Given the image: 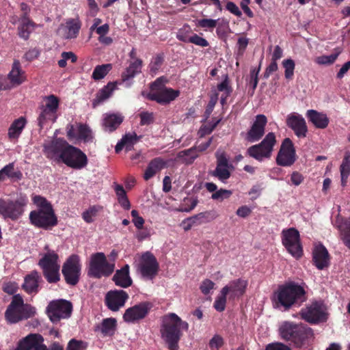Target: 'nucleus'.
Returning <instances> with one entry per match:
<instances>
[{
    "label": "nucleus",
    "instance_id": "7",
    "mask_svg": "<svg viewBox=\"0 0 350 350\" xmlns=\"http://www.w3.org/2000/svg\"><path fill=\"white\" fill-rule=\"evenodd\" d=\"M35 313V308L30 305L25 304L23 298L17 295L14 296L8 306L5 317L10 323H16L32 317Z\"/></svg>",
    "mask_w": 350,
    "mask_h": 350
},
{
    "label": "nucleus",
    "instance_id": "32",
    "mask_svg": "<svg viewBox=\"0 0 350 350\" xmlns=\"http://www.w3.org/2000/svg\"><path fill=\"white\" fill-rule=\"evenodd\" d=\"M306 116L308 120L318 129H325L328 126L329 118L327 115L314 109L308 110Z\"/></svg>",
    "mask_w": 350,
    "mask_h": 350
},
{
    "label": "nucleus",
    "instance_id": "8",
    "mask_svg": "<svg viewBox=\"0 0 350 350\" xmlns=\"http://www.w3.org/2000/svg\"><path fill=\"white\" fill-rule=\"evenodd\" d=\"M28 204L25 195L20 194L15 199H0V214L5 219L13 221L19 219L24 213Z\"/></svg>",
    "mask_w": 350,
    "mask_h": 350
},
{
    "label": "nucleus",
    "instance_id": "56",
    "mask_svg": "<svg viewBox=\"0 0 350 350\" xmlns=\"http://www.w3.org/2000/svg\"><path fill=\"white\" fill-rule=\"evenodd\" d=\"M224 344V342L223 338L218 334L213 336V337L209 341V347L211 350L218 349L221 348Z\"/></svg>",
    "mask_w": 350,
    "mask_h": 350
},
{
    "label": "nucleus",
    "instance_id": "49",
    "mask_svg": "<svg viewBox=\"0 0 350 350\" xmlns=\"http://www.w3.org/2000/svg\"><path fill=\"white\" fill-rule=\"evenodd\" d=\"M220 122V119H215L206 124L202 126L198 131L200 137H202L210 134Z\"/></svg>",
    "mask_w": 350,
    "mask_h": 350
},
{
    "label": "nucleus",
    "instance_id": "15",
    "mask_svg": "<svg viewBox=\"0 0 350 350\" xmlns=\"http://www.w3.org/2000/svg\"><path fill=\"white\" fill-rule=\"evenodd\" d=\"M161 84L160 79L156 80L151 85V92L148 98L152 100H155L160 104H167L177 98L180 92L172 88L161 87L157 88L159 85Z\"/></svg>",
    "mask_w": 350,
    "mask_h": 350
},
{
    "label": "nucleus",
    "instance_id": "4",
    "mask_svg": "<svg viewBox=\"0 0 350 350\" xmlns=\"http://www.w3.org/2000/svg\"><path fill=\"white\" fill-rule=\"evenodd\" d=\"M280 335L286 341H291L297 347H302L314 339L313 330L310 327L291 322H284L279 328Z\"/></svg>",
    "mask_w": 350,
    "mask_h": 350
},
{
    "label": "nucleus",
    "instance_id": "36",
    "mask_svg": "<svg viewBox=\"0 0 350 350\" xmlns=\"http://www.w3.org/2000/svg\"><path fill=\"white\" fill-rule=\"evenodd\" d=\"M117 88V82L109 83L107 85L104 86L96 94V98L92 102L93 106L95 107L107 98L112 94L113 92Z\"/></svg>",
    "mask_w": 350,
    "mask_h": 350
},
{
    "label": "nucleus",
    "instance_id": "52",
    "mask_svg": "<svg viewBox=\"0 0 350 350\" xmlns=\"http://www.w3.org/2000/svg\"><path fill=\"white\" fill-rule=\"evenodd\" d=\"M232 193V192L230 190L221 189L213 193L211 196V198L213 200H218L222 201L225 199L229 198Z\"/></svg>",
    "mask_w": 350,
    "mask_h": 350
},
{
    "label": "nucleus",
    "instance_id": "54",
    "mask_svg": "<svg viewBox=\"0 0 350 350\" xmlns=\"http://www.w3.org/2000/svg\"><path fill=\"white\" fill-rule=\"evenodd\" d=\"M215 283L209 279L204 280L200 286V289L204 295H208L214 288Z\"/></svg>",
    "mask_w": 350,
    "mask_h": 350
},
{
    "label": "nucleus",
    "instance_id": "42",
    "mask_svg": "<svg viewBox=\"0 0 350 350\" xmlns=\"http://www.w3.org/2000/svg\"><path fill=\"white\" fill-rule=\"evenodd\" d=\"M217 90L222 92L220 101L221 105H224L226 103V98L232 92L228 75H225L224 81L217 85Z\"/></svg>",
    "mask_w": 350,
    "mask_h": 350
},
{
    "label": "nucleus",
    "instance_id": "18",
    "mask_svg": "<svg viewBox=\"0 0 350 350\" xmlns=\"http://www.w3.org/2000/svg\"><path fill=\"white\" fill-rule=\"evenodd\" d=\"M325 306L320 302H313L307 308L302 309L300 315L308 323H316L327 319Z\"/></svg>",
    "mask_w": 350,
    "mask_h": 350
},
{
    "label": "nucleus",
    "instance_id": "57",
    "mask_svg": "<svg viewBox=\"0 0 350 350\" xmlns=\"http://www.w3.org/2000/svg\"><path fill=\"white\" fill-rule=\"evenodd\" d=\"M188 41L190 43H193L196 45L202 47H205L208 45V42L206 39L199 36L197 34H194L192 36L189 37L188 38Z\"/></svg>",
    "mask_w": 350,
    "mask_h": 350
},
{
    "label": "nucleus",
    "instance_id": "11",
    "mask_svg": "<svg viewBox=\"0 0 350 350\" xmlns=\"http://www.w3.org/2000/svg\"><path fill=\"white\" fill-rule=\"evenodd\" d=\"M282 243L288 252L296 259L303 255L299 231L295 228L284 229L281 233Z\"/></svg>",
    "mask_w": 350,
    "mask_h": 350
},
{
    "label": "nucleus",
    "instance_id": "30",
    "mask_svg": "<svg viewBox=\"0 0 350 350\" xmlns=\"http://www.w3.org/2000/svg\"><path fill=\"white\" fill-rule=\"evenodd\" d=\"M41 276L37 271H33L25 277L23 288L29 294L37 293Z\"/></svg>",
    "mask_w": 350,
    "mask_h": 350
},
{
    "label": "nucleus",
    "instance_id": "9",
    "mask_svg": "<svg viewBox=\"0 0 350 350\" xmlns=\"http://www.w3.org/2000/svg\"><path fill=\"white\" fill-rule=\"evenodd\" d=\"M114 269V262H109L104 253L97 252L90 256L88 270L90 277L94 278L108 277L113 272Z\"/></svg>",
    "mask_w": 350,
    "mask_h": 350
},
{
    "label": "nucleus",
    "instance_id": "1",
    "mask_svg": "<svg viewBox=\"0 0 350 350\" xmlns=\"http://www.w3.org/2000/svg\"><path fill=\"white\" fill-rule=\"evenodd\" d=\"M32 201L36 206V209L29 213V220L32 225L49 229L57 224V218L50 202L39 195L32 196Z\"/></svg>",
    "mask_w": 350,
    "mask_h": 350
},
{
    "label": "nucleus",
    "instance_id": "25",
    "mask_svg": "<svg viewBox=\"0 0 350 350\" xmlns=\"http://www.w3.org/2000/svg\"><path fill=\"white\" fill-rule=\"evenodd\" d=\"M81 27V23L79 18H68L59 25L57 33L64 39H74L78 36Z\"/></svg>",
    "mask_w": 350,
    "mask_h": 350
},
{
    "label": "nucleus",
    "instance_id": "33",
    "mask_svg": "<svg viewBox=\"0 0 350 350\" xmlns=\"http://www.w3.org/2000/svg\"><path fill=\"white\" fill-rule=\"evenodd\" d=\"M36 27L37 25L30 20L28 16H22L21 23L18 27V34L20 38L27 40Z\"/></svg>",
    "mask_w": 350,
    "mask_h": 350
},
{
    "label": "nucleus",
    "instance_id": "51",
    "mask_svg": "<svg viewBox=\"0 0 350 350\" xmlns=\"http://www.w3.org/2000/svg\"><path fill=\"white\" fill-rule=\"evenodd\" d=\"M87 346L84 341L72 339L69 341L66 350H85Z\"/></svg>",
    "mask_w": 350,
    "mask_h": 350
},
{
    "label": "nucleus",
    "instance_id": "53",
    "mask_svg": "<svg viewBox=\"0 0 350 350\" xmlns=\"http://www.w3.org/2000/svg\"><path fill=\"white\" fill-rule=\"evenodd\" d=\"M217 25V21L211 18H204L197 21V25L206 29H213Z\"/></svg>",
    "mask_w": 350,
    "mask_h": 350
},
{
    "label": "nucleus",
    "instance_id": "64",
    "mask_svg": "<svg viewBox=\"0 0 350 350\" xmlns=\"http://www.w3.org/2000/svg\"><path fill=\"white\" fill-rule=\"evenodd\" d=\"M252 213V209L247 206H241L236 211V214L240 217L245 218L249 216Z\"/></svg>",
    "mask_w": 350,
    "mask_h": 350
},
{
    "label": "nucleus",
    "instance_id": "37",
    "mask_svg": "<svg viewBox=\"0 0 350 350\" xmlns=\"http://www.w3.org/2000/svg\"><path fill=\"white\" fill-rule=\"evenodd\" d=\"M27 124V120L24 117H20L15 120L8 129V137L12 139H17L21 135L23 129Z\"/></svg>",
    "mask_w": 350,
    "mask_h": 350
},
{
    "label": "nucleus",
    "instance_id": "31",
    "mask_svg": "<svg viewBox=\"0 0 350 350\" xmlns=\"http://www.w3.org/2000/svg\"><path fill=\"white\" fill-rule=\"evenodd\" d=\"M113 281L116 286L122 288L131 286L133 281L129 275V266L126 265L120 270H117L113 276Z\"/></svg>",
    "mask_w": 350,
    "mask_h": 350
},
{
    "label": "nucleus",
    "instance_id": "20",
    "mask_svg": "<svg viewBox=\"0 0 350 350\" xmlns=\"http://www.w3.org/2000/svg\"><path fill=\"white\" fill-rule=\"evenodd\" d=\"M138 269L144 278L152 279L158 273L159 263L152 254L146 252L141 257Z\"/></svg>",
    "mask_w": 350,
    "mask_h": 350
},
{
    "label": "nucleus",
    "instance_id": "21",
    "mask_svg": "<svg viewBox=\"0 0 350 350\" xmlns=\"http://www.w3.org/2000/svg\"><path fill=\"white\" fill-rule=\"evenodd\" d=\"M129 298V294L123 290L109 291L105 295V303L109 310L118 312L125 306Z\"/></svg>",
    "mask_w": 350,
    "mask_h": 350
},
{
    "label": "nucleus",
    "instance_id": "14",
    "mask_svg": "<svg viewBox=\"0 0 350 350\" xmlns=\"http://www.w3.org/2000/svg\"><path fill=\"white\" fill-rule=\"evenodd\" d=\"M70 302L66 300H57L50 302L47 306V314L53 323H57L62 319L68 318L72 312Z\"/></svg>",
    "mask_w": 350,
    "mask_h": 350
},
{
    "label": "nucleus",
    "instance_id": "58",
    "mask_svg": "<svg viewBox=\"0 0 350 350\" xmlns=\"http://www.w3.org/2000/svg\"><path fill=\"white\" fill-rule=\"evenodd\" d=\"M140 117V124L142 125H148L153 122L154 121V114L153 113H150L148 111L142 112L139 114Z\"/></svg>",
    "mask_w": 350,
    "mask_h": 350
},
{
    "label": "nucleus",
    "instance_id": "61",
    "mask_svg": "<svg viewBox=\"0 0 350 350\" xmlns=\"http://www.w3.org/2000/svg\"><path fill=\"white\" fill-rule=\"evenodd\" d=\"M163 62V58L160 56L154 57L150 64V70L152 74H155Z\"/></svg>",
    "mask_w": 350,
    "mask_h": 350
},
{
    "label": "nucleus",
    "instance_id": "48",
    "mask_svg": "<svg viewBox=\"0 0 350 350\" xmlns=\"http://www.w3.org/2000/svg\"><path fill=\"white\" fill-rule=\"evenodd\" d=\"M282 66L284 68L285 78L288 80H291L294 75L295 62L291 59H284L282 61Z\"/></svg>",
    "mask_w": 350,
    "mask_h": 350
},
{
    "label": "nucleus",
    "instance_id": "27",
    "mask_svg": "<svg viewBox=\"0 0 350 350\" xmlns=\"http://www.w3.org/2000/svg\"><path fill=\"white\" fill-rule=\"evenodd\" d=\"M247 285V280L239 278L230 281L228 284L224 286L221 289H226L225 292L228 296V299L234 300L235 298H239L244 295Z\"/></svg>",
    "mask_w": 350,
    "mask_h": 350
},
{
    "label": "nucleus",
    "instance_id": "19",
    "mask_svg": "<svg viewBox=\"0 0 350 350\" xmlns=\"http://www.w3.org/2000/svg\"><path fill=\"white\" fill-rule=\"evenodd\" d=\"M296 161V152L294 145L289 138H285L276 157L278 165L284 167L292 165Z\"/></svg>",
    "mask_w": 350,
    "mask_h": 350
},
{
    "label": "nucleus",
    "instance_id": "28",
    "mask_svg": "<svg viewBox=\"0 0 350 350\" xmlns=\"http://www.w3.org/2000/svg\"><path fill=\"white\" fill-rule=\"evenodd\" d=\"M313 262L317 269L322 270L329 265V256L327 249L321 244L314 247L312 252Z\"/></svg>",
    "mask_w": 350,
    "mask_h": 350
},
{
    "label": "nucleus",
    "instance_id": "45",
    "mask_svg": "<svg viewBox=\"0 0 350 350\" xmlns=\"http://www.w3.org/2000/svg\"><path fill=\"white\" fill-rule=\"evenodd\" d=\"M112 65L111 64H102L95 67L92 77L94 80H100L103 79L107 73L111 70Z\"/></svg>",
    "mask_w": 350,
    "mask_h": 350
},
{
    "label": "nucleus",
    "instance_id": "60",
    "mask_svg": "<svg viewBox=\"0 0 350 350\" xmlns=\"http://www.w3.org/2000/svg\"><path fill=\"white\" fill-rule=\"evenodd\" d=\"M260 72V66L256 68H253L250 71V83L252 86V90H254L258 83V73Z\"/></svg>",
    "mask_w": 350,
    "mask_h": 350
},
{
    "label": "nucleus",
    "instance_id": "50",
    "mask_svg": "<svg viewBox=\"0 0 350 350\" xmlns=\"http://www.w3.org/2000/svg\"><path fill=\"white\" fill-rule=\"evenodd\" d=\"M142 136H137L135 133H130L123 136V141L125 142L126 148L127 150H130L132 146L141 139Z\"/></svg>",
    "mask_w": 350,
    "mask_h": 350
},
{
    "label": "nucleus",
    "instance_id": "12",
    "mask_svg": "<svg viewBox=\"0 0 350 350\" xmlns=\"http://www.w3.org/2000/svg\"><path fill=\"white\" fill-rule=\"evenodd\" d=\"M70 144L62 138H55L44 142L43 151L50 160L59 163H62Z\"/></svg>",
    "mask_w": 350,
    "mask_h": 350
},
{
    "label": "nucleus",
    "instance_id": "22",
    "mask_svg": "<svg viewBox=\"0 0 350 350\" xmlns=\"http://www.w3.org/2000/svg\"><path fill=\"white\" fill-rule=\"evenodd\" d=\"M151 306L150 303L144 301L130 307L125 310L123 319L129 323L137 322L147 316Z\"/></svg>",
    "mask_w": 350,
    "mask_h": 350
},
{
    "label": "nucleus",
    "instance_id": "3",
    "mask_svg": "<svg viewBox=\"0 0 350 350\" xmlns=\"http://www.w3.org/2000/svg\"><path fill=\"white\" fill-rule=\"evenodd\" d=\"M305 295L306 291L301 286L291 282L280 286L271 300L274 301L275 308L282 306L288 310L296 303L305 301Z\"/></svg>",
    "mask_w": 350,
    "mask_h": 350
},
{
    "label": "nucleus",
    "instance_id": "35",
    "mask_svg": "<svg viewBox=\"0 0 350 350\" xmlns=\"http://www.w3.org/2000/svg\"><path fill=\"white\" fill-rule=\"evenodd\" d=\"M123 121V116L118 113H106L104 115L103 126L107 131L116 130Z\"/></svg>",
    "mask_w": 350,
    "mask_h": 350
},
{
    "label": "nucleus",
    "instance_id": "40",
    "mask_svg": "<svg viewBox=\"0 0 350 350\" xmlns=\"http://www.w3.org/2000/svg\"><path fill=\"white\" fill-rule=\"evenodd\" d=\"M117 321L114 318H107L103 320L98 329L104 336H111L115 333Z\"/></svg>",
    "mask_w": 350,
    "mask_h": 350
},
{
    "label": "nucleus",
    "instance_id": "17",
    "mask_svg": "<svg viewBox=\"0 0 350 350\" xmlns=\"http://www.w3.org/2000/svg\"><path fill=\"white\" fill-rule=\"evenodd\" d=\"M88 162L86 154L79 148L72 145L69 146L62 161L67 166L76 170L84 168L88 165Z\"/></svg>",
    "mask_w": 350,
    "mask_h": 350
},
{
    "label": "nucleus",
    "instance_id": "63",
    "mask_svg": "<svg viewBox=\"0 0 350 350\" xmlns=\"http://www.w3.org/2000/svg\"><path fill=\"white\" fill-rule=\"evenodd\" d=\"M226 9L234 15L240 17L242 15V12L240 11L239 7L232 1H228L226 3Z\"/></svg>",
    "mask_w": 350,
    "mask_h": 350
},
{
    "label": "nucleus",
    "instance_id": "2",
    "mask_svg": "<svg viewBox=\"0 0 350 350\" xmlns=\"http://www.w3.org/2000/svg\"><path fill=\"white\" fill-rule=\"evenodd\" d=\"M189 325L175 313H170L163 317L161 335L169 349L178 350V342L182 336L181 331H187Z\"/></svg>",
    "mask_w": 350,
    "mask_h": 350
},
{
    "label": "nucleus",
    "instance_id": "10",
    "mask_svg": "<svg viewBox=\"0 0 350 350\" xmlns=\"http://www.w3.org/2000/svg\"><path fill=\"white\" fill-rule=\"evenodd\" d=\"M276 137L274 133L270 132L266 135L262 141L258 144L250 146L247 150L248 155L258 161L269 159L276 144Z\"/></svg>",
    "mask_w": 350,
    "mask_h": 350
},
{
    "label": "nucleus",
    "instance_id": "6",
    "mask_svg": "<svg viewBox=\"0 0 350 350\" xmlns=\"http://www.w3.org/2000/svg\"><path fill=\"white\" fill-rule=\"evenodd\" d=\"M59 106V99L54 94L42 97L37 109V122L40 129L56 122Z\"/></svg>",
    "mask_w": 350,
    "mask_h": 350
},
{
    "label": "nucleus",
    "instance_id": "47",
    "mask_svg": "<svg viewBox=\"0 0 350 350\" xmlns=\"http://www.w3.org/2000/svg\"><path fill=\"white\" fill-rule=\"evenodd\" d=\"M226 291V289H221L219 294L215 298L213 306L218 312H223L226 308L227 297L228 298V295L225 292Z\"/></svg>",
    "mask_w": 350,
    "mask_h": 350
},
{
    "label": "nucleus",
    "instance_id": "46",
    "mask_svg": "<svg viewBox=\"0 0 350 350\" xmlns=\"http://www.w3.org/2000/svg\"><path fill=\"white\" fill-rule=\"evenodd\" d=\"M197 157L196 149L193 148L180 151L177 154V159L187 164L191 163Z\"/></svg>",
    "mask_w": 350,
    "mask_h": 350
},
{
    "label": "nucleus",
    "instance_id": "23",
    "mask_svg": "<svg viewBox=\"0 0 350 350\" xmlns=\"http://www.w3.org/2000/svg\"><path fill=\"white\" fill-rule=\"evenodd\" d=\"M15 350H49L40 334H29L18 342Z\"/></svg>",
    "mask_w": 350,
    "mask_h": 350
},
{
    "label": "nucleus",
    "instance_id": "38",
    "mask_svg": "<svg viewBox=\"0 0 350 350\" xmlns=\"http://www.w3.org/2000/svg\"><path fill=\"white\" fill-rule=\"evenodd\" d=\"M142 66V60L136 59L135 61L131 62L129 66L122 74V81L125 82L141 72Z\"/></svg>",
    "mask_w": 350,
    "mask_h": 350
},
{
    "label": "nucleus",
    "instance_id": "16",
    "mask_svg": "<svg viewBox=\"0 0 350 350\" xmlns=\"http://www.w3.org/2000/svg\"><path fill=\"white\" fill-rule=\"evenodd\" d=\"M62 273L67 284L76 285L81 274V264L79 256L71 255L62 267Z\"/></svg>",
    "mask_w": 350,
    "mask_h": 350
},
{
    "label": "nucleus",
    "instance_id": "59",
    "mask_svg": "<svg viewBox=\"0 0 350 350\" xmlns=\"http://www.w3.org/2000/svg\"><path fill=\"white\" fill-rule=\"evenodd\" d=\"M98 209L94 206L91 207L83 213V219L87 223H91L94 221V217L96 215Z\"/></svg>",
    "mask_w": 350,
    "mask_h": 350
},
{
    "label": "nucleus",
    "instance_id": "29",
    "mask_svg": "<svg viewBox=\"0 0 350 350\" xmlns=\"http://www.w3.org/2000/svg\"><path fill=\"white\" fill-rule=\"evenodd\" d=\"M8 79L10 81L11 88L22 84L26 81L25 71L21 68V63L18 60H14L12 69L8 75Z\"/></svg>",
    "mask_w": 350,
    "mask_h": 350
},
{
    "label": "nucleus",
    "instance_id": "62",
    "mask_svg": "<svg viewBox=\"0 0 350 350\" xmlns=\"http://www.w3.org/2000/svg\"><path fill=\"white\" fill-rule=\"evenodd\" d=\"M265 350H291V349L282 342H272L266 346Z\"/></svg>",
    "mask_w": 350,
    "mask_h": 350
},
{
    "label": "nucleus",
    "instance_id": "26",
    "mask_svg": "<svg viewBox=\"0 0 350 350\" xmlns=\"http://www.w3.org/2000/svg\"><path fill=\"white\" fill-rule=\"evenodd\" d=\"M286 124L298 137H305L308 132V127L304 117L296 112L287 115Z\"/></svg>",
    "mask_w": 350,
    "mask_h": 350
},
{
    "label": "nucleus",
    "instance_id": "43",
    "mask_svg": "<svg viewBox=\"0 0 350 350\" xmlns=\"http://www.w3.org/2000/svg\"><path fill=\"white\" fill-rule=\"evenodd\" d=\"M94 139L92 130L88 126L83 124H77V139H80L84 142H91Z\"/></svg>",
    "mask_w": 350,
    "mask_h": 350
},
{
    "label": "nucleus",
    "instance_id": "13",
    "mask_svg": "<svg viewBox=\"0 0 350 350\" xmlns=\"http://www.w3.org/2000/svg\"><path fill=\"white\" fill-rule=\"evenodd\" d=\"M217 165L215 169L210 174L223 183H226L231 176L233 167L224 150H218L215 152Z\"/></svg>",
    "mask_w": 350,
    "mask_h": 350
},
{
    "label": "nucleus",
    "instance_id": "39",
    "mask_svg": "<svg viewBox=\"0 0 350 350\" xmlns=\"http://www.w3.org/2000/svg\"><path fill=\"white\" fill-rule=\"evenodd\" d=\"M340 173L342 187L347 185L348 177L350 175V152L347 151L345 153L343 159L340 165Z\"/></svg>",
    "mask_w": 350,
    "mask_h": 350
},
{
    "label": "nucleus",
    "instance_id": "24",
    "mask_svg": "<svg viewBox=\"0 0 350 350\" xmlns=\"http://www.w3.org/2000/svg\"><path fill=\"white\" fill-rule=\"evenodd\" d=\"M267 123V118L265 115H257L251 128L247 132L245 139L252 143L258 141L265 134Z\"/></svg>",
    "mask_w": 350,
    "mask_h": 350
},
{
    "label": "nucleus",
    "instance_id": "5",
    "mask_svg": "<svg viewBox=\"0 0 350 350\" xmlns=\"http://www.w3.org/2000/svg\"><path fill=\"white\" fill-rule=\"evenodd\" d=\"M40 259L38 265L49 283H55L60 280L59 257L56 251L46 245L39 254Z\"/></svg>",
    "mask_w": 350,
    "mask_h": 350
},
{
    "label": "nucleus",
    "instance_id": "55",
    "mask_svg": "<svg viewBox=\"0 0 350 350\" xmlns=\"http://www.w3.org/2000/svg\"><path fill=\"white\" fill-rule=\"evenodd\" d=\"M346 230H341L342 239L345 245L350 249V217L345 223Z\"/></svg>",
    "mask_w": 350,
    "mask_h": 350
},
{
    "label": "nucleus",
    "instance_id": "44",
    "mask_svg": "<svg viewBox=\"0 0 350 350\" xmlns=\"http://www.w3.org/2000/svg\"><path fill=\"white\" fill-rule=\"evenodd\" d=\"M341 50L339 48L334 49V53L329 55H321L317 57L314 59L315 63L319 65H329L333 64L337 59Z\"/></svg>",
    "mask_w": 350,
    "mask_h": 350
},
{
    "label": "nucleus",
    "instance_id": "34",
    "mask_svg": "<svg viewBox=\"0 0 350 350\" xmlns=\"http://www.w3.org/2000/svg\"><path fill=\"white\" fill-rule=\"evenodd\" d=\"M167 161L161 157H157L148 163V165L145 171L144 178L148 180L152 178L158 172L167 166Z\"/></svg>",
    "mask_w": 350,
    "mask_h": 350
},
{
    "label": "nucleus",
    "instance_id": "41",
    "mask_svg": "<svg viewBox=\"0 0 350 350\" xmlns=\"http://www.w3.org/2000/svg\"><path fill=\"white\" fill-rule=\"evenodd\" d=\"M6 178H9L12 181H18L22 179L23 174L17 168H15L14 163H10L5 165L2 169Z\"/></svg>",
    "mask_w": 350,
    "mask_h": 350
}]
</instances>
